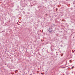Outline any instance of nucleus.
<instances>
[{
  "label": "nucleus",
  "instance_id": "1",
  "mask_svg": "<svg viewBox=\"0 0 75 75\" xmlns=\"http://www.w3.org/2000/svg\"><path fill=\"white\" fill-rule=\"evenodd\" d=\"M26 5L27 4L24 2L21 4V6L23 7H25Z\"/></svg>",
  "mask_w": 75,
  "mask_h": 75
},
{
  "label": "nucleus",
  "instance_id": "2",
  "mask_svg": "<svg viewBox=\"0 0 75 75\" xmlns=\"http://www.w3.org/2000/svg\"><path fill=\"white\" fill-rule=\"evenodd\" d=\"M52 29V27L49 28V30H48L47 31H49V33H51V32H52L53 31Z\"/></svg>",
  "mask_w": 75,
  "mask_h": 75
},
{
  "label": "nucleus",
  "instance_id": "3",
  "mask_svg": "<svg viewBox=\"0 0 75 75\" xmlns=\"http://www.w3.org/2000/svg\"><path fill=\"white\" fill-rule=\"evenodd\" d=\"M74 67L73 66L72 67H71V69H73V68Z\"/></svg>",
  "mask_w": 75,
  "mask_h": 75
},
{
  "label": "nucleus",
  "instance_id": "4",
  "mask_svg": "<svg viewBox=\"0 0 75 75\" xmlns=\"http://www.w3.org/2000/svg\"><path fill=\"white\" fill-rule=\"evenodd\" d=\"M58 10V8H56V11H57V10Z\"/></svg>",
  "mask_w": 75,
  "mask_h": 75
},
{
  "label": "nucleus",
  "instance_id": "5",
  "mask_svg": "<svg viewBox=\"0 0 75 75\" xmlns=\"http://www.w3.org/2000/svg\"><path fill=\"white\" fill-rule=\"evenodd\" d=\"M65 67H62V68H65Z\"/></svg>",
  "mask_w": 75,
  "mask_h": 75
},
{
  "label": "nucleus",
  "instance_id": "6",
  "mask_svg": "<svg viewBox=\"0 0 75 75\" xmlns=\"http://www.w3.org/2000/svg\"><path fill=\"white\" fill-rule=\"evenodd\" d=\"M46 16H47V14H46Z\"/></svg>",
  "mask_w": 75,
  "mask_h": 75
},
{
  "label": "nucleus",
  "instance_id": "7",
  "mask_svg": "<svg viewBox=\"0 0 75 75\" xmlns=\"http://www.w3.org/2000/svg\"><path fill=\"white\" fill-rule=\"evenodd\" d=\"M74 52H73V53H74Z\"/></svg>",
  "mask_w": 75,
  "mask_h": 75
},
{
  "label": "nucleus",
  "instance_id": "8",
  "mask_svg": "<svg viewBox=\"0 0 75 75\" xmlns=\"http://www.w3.org/2000/svg\"><path fill=\"white\" fill-rule=\"evenodd\" d=\"M41 74H42V73Z\"/></svg>",
  "mask_w": 75,
  "mask_h": 75
},
{
  "label": "nucleus",
  "instance_id": "9",
  "mask_svg": "<svg viewBox=\"0 0 75 75\" xmlns=\"http://www.w3.org/2000/svg\"><path fill=\"white\" fill-rule=\"evenodd\" d=\"M61 56H62V55H61Z\"/></svg>",
  "mask_w": 75,
  "mask_h": 75
},
{
  "label": "nucleus",
  "instance_id": "10",
  "mask_svg": "<svg viewBox=\"0 0 75 75\" xmlns=\"http://www.w3.org/2000/svg\"><path fill=\"white\" fill-rule=\"evenodd\" d=\"M56 53H57V52H56Z\"/></svg>",
  "mask_w": 75,
  "mask_h": 75
},
{
  "label": "nucleus",
  "instance_id": "11",
  "mask_svg": "<svg viewBox=\"0 0 75 75\" xmlns=\"http://www.w3.org/2000/svg\"><path fill=\"white\" fill-rule=\"evenodd\" d=\"M57 55H58V54H57Z\"/></svg>",
  "mask_w": 75,
  "mask_h": 75
},
{
  "label": "nucleus",
  "instance_id": "12",
  "mask_svg": "<svg viewBox=\"0 0 75 75\" xmlns=\"http://www.w3.org/2000/svg\"><path fill=\"white\" fill-rule=\"evenodd\" d=\"M75 51V50H74V51Z\"/></svg>",
  "mask_w": 75,
  "mask_h": 75
}]
</instances>
